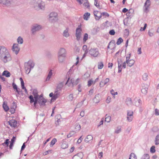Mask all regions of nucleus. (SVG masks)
I'll use <instances>...</instances> for the list:
<instances>
[{
	"instance_id": "f257e3e1",
	"label": "nucleus",
	"mask_w": 159,
	"mask_h": 159,
	"mask_svg": "<svg viewBox=\"0 0 159 159\" xmlns=\"http://www.w3.org/2000/svg\"><path fill=\"white\" fill-rule=\"evenodd\" d=\"M0 59L5 63L11 61L12 60L10 52L4 46H0Z\"/></svg>"
},
{
	"instance_id": "f03ea898",
	"label": "nucleus",
	"mask_w": 159,
	"mask_h": 159,
	"mask_svg": "<svg viewBox=\"0 0 159 159\" xmlns=\"http://www.w3.org/2000/svg\"><path fill=\"white\" fill-rule=\"evenodd\" d=\"M32 2L36 9L39 8L41 10L44 9L45 3L42 0H33Z\"/></svg>"
},
{
	"instance_id": "7ed1b4c3",
	"label": "nucleus",
	"mask_w": 159,
	"mask_h": 159,
	"mask_svg": "<svg viewBox=\"0 0 159 159\" xmlns=\"http://www.w3.org/2000/svg\"><path fill=\"white\" fill-rule=\"evenodd\" d=\"M34 63L32 61L30 60L27 62H25L24 63V68L25 73L27 74H29L31 69L34 67Z\"/></svg>"
},
{
	"instance_id": "20e7f679",
	"label": "nucleus",
	"mask_w": 159,
	"mask_h": 159,
	"mask_svg": "<svg viewBox=\"0 0 159 159\" xmlns=\"http://www.w3.org/2000/svg\"><path fill=\"white\" fill-rule=\"evenodd\" d=\"M63 82H61L60 83L59 85L57 86L54 94L53 97V101L55 100L57 98L60 96L61 91V88L63 86Z\"/></svg>"
},
{
	"instance_id": "39448f33",
	"label": "nucleus",
	"mask_w": 159,
	"mask_h": 159,
	"mask_svg": "<svg viewBox=\"0 0 159 159\" xmlns=\"http://www.w3.org/2000/svg\"><path fill=\"white\" fill-rule=\"evenodd\" d=\"M94 16L96 20H98L101 18L102 16H104L105 17H108L109 14L106 12H103L101 13L100 12L98 11H95L93 12Z\"/></svg>"
},
{
	"instance_id": "423d86ee",
	"label": "nucleus",
	"mask_w": 159,
	"mask_h": 159,
	"mask_svg": "<svg viewBox=\"0 0 159 159\" xmlns=\"http://www.w3.org/2000/svg\"><path fill=\"white\" fill-rule=\"evenodd\" d=\"M89 54L91 56L96 57L98 56L99 53L98 48H91L89 49Z\"/></svg>"
},
{
	"instance_id": "0eeeda50",
	"label": "nucleus",
	"mask_w": 159,
	"mask_h": 159,
	"mask_svg": "<svg viewBox=\"0 0 159 159\" xmlns=\"http://www.w3.org/2000/svg\"><path fill=\"white\" fill-rule=\"evenodd\" d=\"M42 28V26L38 24H34L31 27V32L33 34H34L36 32L39 31Z\"/></svg>"
},
{
	"instance_id": "6e6552de",
	"label": "nucleus",
	"mask_w": 159,
	"mask_h": 159,
	"mask_svg": "<svg viewBox=\"0 0 159 159\" xmlns=\"http://www.w3.org/2000/svg\"><path fill=\"white\" fill-rule=\"evenodd\" d=\"M49 20L52 22H54L57 20L58 15L57 13L52 12L49 15Z\"/></svg>"
},
{
	"instance_id": "1a4fd4ad",
	"label": "nucleus",
	"mask_w": 159,
	"mask_h": 159,
	"mask_svg": "<svg viewBox=\"0 0 159 159\" xmlns=\"http://www.w3.org/2000/svg\"><path fill=\"white\" fill-rule=\"evenodd\" d=\"M150 5L151 2L150 0H146L143 7V10L145 12L147 13L149 11Z\"/></svg>"
},
{
	"instance_id": "9d476101",
	"label": "nucleus",
	"mask_w": 159,
	"mask_h": 159,
	"mask_svg": "<svg viewBox=\"0 0 159 159\" xmlns=\"http://www.w3.org/2000/svg\"><path fill=\"white\" fill-rule=\"evenodd\" d=\"M38 103L40 106H44L45 105V103L47 101L43 98V96L40 95L38 98Z\"/></svg>"
},
{
	"instance_id": "9b49d317",
	"label": "nucleus",
	"mask_w": 159,
	"mask_h": 159,
	"mask_svg": "<svg viewBox=\"0 0 159 159\" xmlns=\"http://www.w3.org/2000/svg\"><path fill=\"white\" fill-rule=\"evenodd\" d=\"M12 50L16 55L19 53L20 50V48L17 43H14L12 48Z\"/></svg>"
},
{
	"instance_id": "f8f14e48",
	"label": "nucleus",
	"mask_w": 159,
	"mask_h": 159,
	"mask_svg": "<svg viewBox=\"0 0 159 159\" xmlns=\"http://www.w3.org/2000/svg\"><path fill=\"white\" fill-rule=\"evenodd\" d=\"M133 112L132 111L128 110L127 111V119L128 121L131 122L132 121L133 118Z\"/></svg>"
},
{
	"instance_id": "ddd939ff",
	"label": "nucleus",
	"mask_w": 159,
	"mask_h": 159,
	"mask_svg": "<svg viewBox=\"0 0 159 159\" xmlns=\"http://www.w3.org/2000/svg\"><path fill=\"white\" fill-rule=\"evenodd\" d=\"M57 56H66V49L63 48H60L58 52Z\"/></svg>"
},
{
	"instance_id": "4468645a",
	"label": "nucleus",
	"mask_w": 159,
	"mask_h": 159,
	"mask_svg": "<svg viewBox=\"0 0 159 159\" xmlns=\"http://www.w3.org/2000/svg\"><path fill=\"white\" fill-rule=\"evenodd\" d=\"M81 30L80 28H78L76 29V37L77 40H79L81 37Z\"/></svg>"
},
{
	"instance_id": "2eb2a0df",
	"label": "nucleus",
	"mask_w": 159,
	"mask_h": 159,
	"mask_svg": "<svg viewBox=\"0 0 159 159\" xmlns=\"http://www.w3.org/2000/svg\"><path fill=\"white\" fill-rule=\"evenodd\" d=\"M29 98L30 100V102L31 103H32L34 102V107H36V104L38 102V100L37 99H34V97L32 95H30L29 97Z\"/></svg>"
},
{
	"instance_id": "dca6fc26",
	"label": "nucleus",
	"mask_w": 159,
	"mask_h": 159,
	"mask_svg": "<svg viewBox=\"0 0 159 159\" xmlns=\"http://www.w3.org/2000/svg\"><path fill=\"white\" fill-rule=\"evenodd\" d=\"M148 86L147 85L144 84L142 86V88L141 89L142 93L145 95L148 92Z\"/></svg>"
},
{
	"instance_id": "f3484780",
	"label": "nucleus",
	"mask_w": 159,
	"mask_h": 159,
	"mask_svg": "<svg viewBox=\"0 0 159 159\" xmlns=\"http://www.w3.org/2000/svg\"><path fill=\"white\" fill-rule=\"evenodd\" d=\"M9 124L11 127H15L17 126V122L15 120H11L9 122Z\"/></svg>"
},
{
	"instance_id": "a211bd4d",
	"label": "nucleus",
	"mask_w": 159,
	"mask_h": 159,
	"mask_svg": "<svg viewBox=\"0 0 159 159\" xmlns=\"http://www.w3.org/2000/svg\"><path fill=\"white\" fill-rule=\"evenodd\" d=\"M134 102L135 105L136 107H139L142 104V101L140 99H138L137 98H134Z\"/></svg>"
},
{
	"instance_id": "6ab92c4d",
	"label": "nucleus",
	"mask_w": 159,
	"mask_h": 159,
	"mask_svg": "<svg viewBox=\"0 0 159 159\" xmlns=\"http://www.w3.org/2000/svg\"><path fill=\"white\" fill-rule=\"evenodd\" d=\"M66 56H57V58L59 62L62 63L65 61Z\"/></svg>"
},
{
	"instance_id": "aec40b11",
	"label": "nucleus",
	"mask_w": 159,
	"mask_h": 159,
	"mask_svg": "<svg viewBox=\"0 0 159 159\" xmlns=\"http://www.w3.org/2000/svg\"><path fill=\"white\" fill-rule=\"evenodd\" d=\"M69 30V29L68 28H66V30H64L63 33V36L66 38L69 37L70 36Z\"/></svg>"
},
{
	"instance_id": "412c9836",
	"label": "nucleus",
	"mask_w": 159,
	"mask_h": 159,
	"mask_svg": "<svg viewBox=\"0 0 159 159\" xmlns=\"http://www.w3.org/2000/svg\"><path fill=\"white\" fill-rule=\"evenodd\" d=\"M83 154L81 153H79L75 155L72 158V159H82Z\"/></svg>"
},
{
	"instance_id": "4be33fe9",
	"label": "nucleus",
	"mask_w": 159,
	"mask_h": 159,
	"mask_svg": "<svg viewBox=\"0 0 159 159\" xmlns=\"http://www.w3.org/2000/svg\"><path fill=\"white\" fill-rule=\"evenodd\" d=\"M126 63L128 66L131 67L134 65L135 61L133 59H130L128 61H126Z\"/></svg>"
},
{
	"instance_id": "5701e85b",
	"label": "nucleus",
	"mask_w": 159,
	"mask_h": 159,
	"mask_svg": "<svg viewBox=\"0 0 159 159\" xmlns=\"http://www.w3.org/2000/svg\"><path fill=\"white\" fill-rule=\"evenodd\" d=\"M0 3L7 6L10 3V2L9 0H0Z\"/></svg>"
},
{
	"instance_id": "b1692460",
	"label": "nucleus",
	"mask_w": 159,
	"mask_h": 159,
	"mask_svg": "<svg viewBox=\"0 0 159 159\" xmlns=\"http://www.w3.org/2000/svg\"><path fill=\"white\" fill-rule=\"evenodd\" d=\"M93 139V136L90 135H88L84 140L85 142L87 143L89 141L92 140Z\"/></svg>"
},
{
	"instance_id": "393cba45",
	"label": "nucleus",
	"mask_w": 159,
	"mask_h": 159,
	"mask_svg": "<svg viewBox=\"0 0 159 159\" xmlns=\"http://www.w3.org/2000/svg\"><path fill=\"white\" fill-rule=\"evenodd\" d=\"M125 102L127 105L128 106L131 105L132 102L131 98H127L126 99Z\"/></svg>"
},
{
	"instance_id": "a878e982",
	"label": "nucleus",
	"mask_w": 159,
	"mask_h": 159,
	"mask_svg": "<svg viewBox=\"0 0 159 159\" xmlns=\"http://www.w3.org/2000/svg\"><path fill=\"white\" fill-rule=\"evenodd\" d=\"M100 100L99 95L98 94L96 95L93 99L94 102L96 103L99 102Z\"/></svg>"
},
{
	"instance_id": "bb28decb",
	"label": "nucleus",
	"mask_w": 159,
	"mask_h": 159,
	"mask_svg": "<svg viewBox=\"0 0 159 159\" xmlns=\"http://www.w3.org/2000/svg\"><path fill=\"white\" fill-rule=\"evenodd\" d=\"M32 94L34 96V99H37L39 98V96L38 95L37 91L36 90H34Z\"/></svg>"
},
{
	"instance_id": "cd10ccee",
	"label": "nucleus",
	"mask_w": 159,
	"mask_h": 159,
	"mask_svg": "<svg viewBox=\"0 0 159 159\" xmlns=\"http://www.w3.org/2000/svg\"><path fill=\"white\" fill-rule=\"evenodd\" d=\"M2 75H4L7 77H9L11 75L10 73L7 70H4L2 73Z\"/></svg>"
},
{
	"instance_id": "c85d7f7f",
	"label": "nucleus",
	"mask_w": 159,
	"mask_h": 159,
	"mask_svg": "<svg viewBox=\"0 0 159 159\" xmlns=\"http://www.w3.org/2000/svg\"><path fill=\"white\" fill-rule=\"evenodd\" d=\"M52 70H50L49 72L48 75L46 79L47 81H49L50 80V79L51 78L52 76Z\"/></svg>"
},
{
	"instance_id": "c756f323",
	"label": "nucleus",
	"mask_w": 159,
	"mask_h": 159,
	"mask_svg": "<svg viewBox=\"0 0 159 159\" xmlns=\"http://www.w3.org/2000/svg\"><path fill=\"white\" fill-rule=\"evenodd\" d=\"M121 131V127L120 126H117L115 131V133L118 134L120 133Z\"/></svg>"
},
{
	"instance_id": "7c9ffc66",
	"label": "nucleus",
	"mask_w": 159,
	"mask_h": 159,
	"mask_svg": "<svg viewBox=\"0 0 159 159\" xmlns=\"http://www.w3.org/2000/svg\"><path fill=\"white\" fill-rule=\"evenodd\" d=\"M2 107L4 110L6 111H7L9 110V108L7 106V104L5 102H4L3 103Z\"/></svg>"
},
{
	"instance_id": "2f4dec72",
	"label": "nucleus",
	"mask_w": 159,
	"mask_h": 159,
	"mask_svg": "<svg viewBox=\"0 0 159 159\" xmlns=\"http://www.w3.org/2000/svg\"><path fill=\"white\" fill-rule=\"evenodd\" d=\"M90 16V13L89 12H86L84 15V20H88Z\"/></svg>"
},
{
	"instance_id": "473e14b6",
	"label": "nucleus",
	"mask_w": 159,
	"mask_h": 159,
	"mask_svg": "<svg viewBox=\"0 0 159 159\" xmlns=\"http://www.w3.org/2000/svg\"><path fill=\"white\" fill-rule=\"evenodd\" d=\"M129 159H137V157L135 153H131L129 155Z\"/></svg>"
},
{
	"instance_id": "72a5a7b5",
	"label": "nucleus",
	"mask_w": 159,
	"mask_h": 159,
	"mask_svg": "<svg viewBox=\"0 0 159 159\" xmlns=\"http://www.w3.org/2000/svg\"><path fill=\"white\" fill-rule=\"evenodd\" d=\"M17 42L19 44H22L23 43V39L21 36L19 37L17 39Z\"/></svg>"
},
{
	"instance_id": "f704fd0d",
	"label": "nucleus",
	"mask_w": 159,
	"mask_h": 159,
	"mask_svg": "<svg viewBox=\"0 0 159 159\" xmlns=\"http://www.w3.org/2000/svg\"><path fill=\"white\" fill-rule=\"evenodd\" d=\"M71 83L73 85H77L78 84L79 82V79H77L74 82V80L73 79H71Z\"/></svg>"
},
{
	"instance_id": "c9c22d12",
	"label": "nucleus",
	"mask_w": 159,
	"mask_h": 159,
	"mask_svg": "<svg viewBox=\"0 0 159 159\" xmlns=\"http://www.w3.org/2000/svg\"><path fill=\"white\" fill-rule=\"evenodd\" d=\"M155 142V145H158L159 144V134H158L156 136Z\"/></svg>"
},
{
	"instance_id": "e433bc0d",
	"label": "nucleus",
	"mask_w": 159,
	"mask_h": 159,
	"mask_svg": "<svg viewBox=\"0 0 159 159\" xmlns=\"http://www.w3.org/2000/svg\"><path fill=\"white\" fill-rule=\"evenodd\" d=\"M76 133L75 131H72L70 132L69 134L67 135V137L68 138H70L73 135H74Z\"/></svg>"
},
{
	"instance_id": "4c0bfd02",
	"label": "nucleus",
	"mask_w": 159,
	"mask_h": 159,
	"mask_svg": "<svg viewBox=\"0 0 159 159\" xmlns=\"http://www.w3.org/2000/svg\"><path fill=\"white\" fill-rule=\"evenodd\" d=\"M14 106L13 108H11L10 109V111L11 114L14 113L16 110V106L15 104V103H14Z\"/></svg>"
},
{
	"instance_id": "58836bf2",
	"label": "nucleus",
	"mask_w": 159,
	"mask_h": 159,
	"mask_svg": "<svg viewBox=\"0 0 159 159\" xmlns=\"http://www.w3.org/2000/svg\"><path fill=\"white\" fill-rule=\"evenodd\" d=\"M57 139L55 138H54L52 139V140L51 141L50 144V146L51 147H52L55 144V143L57 142Z\"/></svg>"
},
{
	"instance_id": "ea45409f",
	"label": "nucleus",
	"mask_w": 159,
	"mask_h": 159,
	"mask_svg": "<svg viewBox=\"0 0 159 159\" xmlns=\"http://www.w3.org/2000/svg\"><path fill=\"white\" fill-rule=\"evenodd\" d=\"M61 148L63 149H66L68 148V145L66 142L63 143L61 145Z\"/></svg>"
},
{
	"instance_id": "a19ab883",
	"label": "nucleus",
	"mask_w": 159,
	"mask_h": 159,
	"mask_svg": "<svg viewBox=\"0 0 159 159\" xmlns=\"http://www.w3.org/2000/svg\"><path fill=\"white\" fill-rule=\"evenodd\" d=\"M94 4L98 9H100L101 8V7L100 6L99 3H98L97 0H94Z\"/></svg>"
},
{
	"instance_id": "79ce46f5",
	"label": "nucleus",
	"mask_w": 159,
	"mask_h": 159,
	"mask_svg": "<svg viewBox=\"0 0 159 159\" xmlns=\"http://www.w3.org/2000/svg\"><path fill=\"white\" fill-rule=\"evenodd\" d=\"M150 157L148 154H144L141 157V159H149Z\"/></svg>"
},
{
	"instance_id": "37998d69",
	"label": "nucleus",
	"mask_w": 159,
	"mask_h": 159,
	"mask_svg": "<svg viewBox=\"0 0 159 159\" xmlns=\"http://www.w3.org/2000/svg\"><path fill=\"white\" fill-rule=\"evenodd\" d=\"M68 100L69 101H72L74 98L73 95V94H70L67 97Z\"/></svg>"
},
{
	"instance_id": "c03bdc74",
	"label": "nucleus",
	"mask_w": 159,
	"mask_h": 159,
	"mask_svg": "<svg viewBox=\"0 0 159 159\" xmlns=\"http://www.w3.org/2000/svg\"><path fill=\"white\" fill-rule=\"evenodd\" d=\"M148 75L146 73H144L143 75V79L145 81H146L148 79Z\"/></svg>"
},
{
	"instance_id": "a18cd8bd",
	"label": "nucleus",
	"mask_w": 159,
	"mask_h": 159,
	"mask_svg": "<svg viewBox=\"0 0 159 159\" xmlns=\"http://www.w3.org/2000/svg\"><path fill=\"white\" fill-rule=\"evenodd\" d=\"M104 66V65L102 62H100L98 63V69H102Z\"/></svg>"
},
{
	"instance_id": "49530a36",
	"label": "nucleus",
	"mask_w": 159,
	"mask_h": 159,
	"mask_svg": "<svg viewBox=\"0 0 159 159\" xmlns=\"http://www.w3.org/2000/svg\"><path fill=\"white\" fill-rule=\"evenodd\" d=\"M111 117L110 116H108L105 118V121L107 123L109 122L111 120Z\"/></svg>"
},
{
	"instance_id": "de8ad7c7",
	"label": "nucleus",
	"mask_w": 159,
	"mask_h": 159,
	"mask_svg": "<svg viewBox=\"0 0 159 159\" xmlns=\"http://www.w3.org/2000/svg\"><path fill=\"white\" fill-rule=\"evenodd\" d=\"M83 5L85 7L88 8H89L90 7L88 1L84 2Z\"/></svg>"
},
{
	"instance_id": "09e8293b",
	"label": "nucleus",
	"mask_w": 159,
	"mask_h": 159,
	"mask_svg": "<svg viewBox=\"0 0 159 159\" xmlns=\"http://www.w3.org/2000/svg\"><path fill=\"white\" fill-rule=\"evenodd\" d=\"M123 41V39L121 38H120L117 40V42H116V44L119 45H120L122 42Z\"/></svg>"
},
{
	"instance_id": "8fccbe9b",
	"label": "nucleus",
	"mask_w": 159,
	"mask_h": 159,
	"mask_svg": "<svg viewBox=\"0 0 159 159\" xmlns=\"http://www.w3.org/2000/svg\"><path fill=\"white\" fill-rule=\"evenodd\" d=\"M88 39V34L87 33L84 34L83 38V41L85 42Z\"/></svg>"
},
{
	"instance_id": "3c124183",
	"label": "nucleus",
	"mask_w": 159,
	"mask_h": 159,
	"mask_svg": "<svg viewBox=\"0 0 159 159\" xmlns=\"http://www.w3.org/2000/svg\"><path fill=\"white\" fill-rule=\"evenodd\" d=\"M155 148V146H152L150 148V152L151 153H154L156 151Z\"/></svg>"
},
{
	"instance_id": "603ef678",
	"label": "nucleus",
	"mask_w": 159,
	"mask_h": 159,
	"mask_svg": "<svg viewBox=\"0 0 159 159\" xmlns=\"http://www.w3.org/2000/svg\"><path fill=\"white\" fill-rule=\"evenodd\" d=\"M118 64V67H121L122 66V62L121 61V60H118L117 61Z\"/></svg>"
},
{
	"instance_id": "864d4df0",
	"label": "nucleus",
	"mask_w": 159,
	"mask_h": 159,
	"mask_svg": "<svg viewBox=\"0 0 159 159\" xmlns=\"http://www.w3.org/2000/svg\"><path fill=\"white\" fill-rule=\"evenodd\" d=\"M84 101L81 102H79L76 105V108H80V107L83 104Z\"/></svg>"
},
{
	"instance_id": "5fc2aeb1",
	"label": "nucleus",
	"mask_w": 159,
	"mask_h": 159,
	"mask_svg": "<svg viewBox=\"0 0 159 159\" xmlns=\"http://www.w3.org/2000/svg\"><path fill=\"white\" fill-rule=\"evenodd\" d=\"M109 81V79L108 78H106L104 80V84L102 85V86H104Z\"/></svg>"
},
{
	"instance_id": "6e6d98bb",
	"label": "nucleus",
	"mask_w": 159,
	"mask_h": 159,
	"mask_svg": "<svg viewBox=\"0 0 159 159\" xmlns=\"http://www.w3.org/2000/svg\"><path fill=\"white\" fill-rule=\"evenodd\" d=\"M147 26V24H146V23L144 24V27L143 28L141 27L140 30V31H144L145 30V29H146Z\"/></svg>"
},
{
	"instance_id": "4d7b16f0",
	"label": "nucleus",
	"mask_w": 159,
	"mask_h": 159,
	"mask_svg": "<svg viewBox=\"0 0 159 159\" xmlns=\"http://www.w3.org/2000/svg\"><path fill=\"white\" fill-rule=\"evenodd\" d=\"M9 141L8 139H7L5 141V142L4 143H3L2 144L4 146V144H6L7 145V146L8 145L9 143Z\"/></svg>"
},
{
	"instance_id": "13d9d810",
	"label": "nucleus",
	"mask_w": 159,
	"mask_h": 159,
	"mask_svg": "<svg viewBox=\"0 0 159 159\" xmlns=\"http://www.w3.org/2000/svg\"><path fill=\"white\" fill-rule=\"evenodd\" d=\"M81 126L80 125L77 124L75 126V129L77 130H79L80 129Z\"/></svg>"
},
{
	"instance_id": "bf43d9fd",
	"label": "nucleus",
	"mask_w": 159,
	"mask_h": 159,
	"mask_svg": "<svg viewBox=\"0 0 159 159\" xmlns=\"http://www.w3.org/2000/svg\"><path fill=\"white\" fill-rule=\"evenodd\" d=\"M109 33L111 35H114L115 34V32L114 30H112L110 31Z\"/></svg>"
},
{
	"instance_id": "052dcab7",
	"label": "nucleus",
	"mask_w": 159,
	"mask_h": 159,
	"mask_svg": "<svg viewBox=\"0 0 159 159\" xmlns=\"http://www.w3.org/2000/svg\"><path fill=\"white\" fill-rule=\"evenodd\" d=\"M148 34L149 36L151 37L153 36L154 34L153 32H151L150 30H149L148 32Z\"/></svg>"
},
{
	"instance_id": "680f3d73",
	"label": "nucleus",
	"mask_w": 159,
	"mask_h": 159,
	"mask_svg": "<svg viewBox=\"0 0 159 159\" xmlns=\"http://www.w3.org/2000/svg\"><path fill=\"white\" fill-rule=\"evenodd\" d=\"M155 114L157 116L159 115V110L157 108L155 109Z\"/></svg>"
},
{
	"instance_id": "e2e57ef3",
	"label": "nucleus",
	"mask_w": 159,
	"mask_h": 159,
	"mask_svg": "<svg viewBox=\"0 0 159 159\" xmlns=\"http://www.w3.org/2000/svg\"><path fill=\"white\" fill-rule=\"evenodd\" d=\"M83 139V138H82V136H80V137L78 140L77 142L79 143H80L82 142Z\"/></svg>"
},
{
	"instance_id": "0e129e2a",
	"label": "nucleus",
	"mask_w": 159,
	"mask_h": 159,
	"mask_svg": "<svg viewBox=\"0 0 159 159\" xmlns=\"http://www.w3.org/2000/svg\"><path fill=\"white\" fill-rule=\"evenodd\" d=\"M21 84L22 88L23 89H25V87L24 86V83L23 80H22V81L21 82Z\"/></svg>"
},
{
	"instance_id": "69168bd1",
	"label": "nucleus",
	"mask_w": 159,
	"mask_h": 159,
	"mask_svg": "<svg viewBox=\"0 0 159 159\" xmlns=\"http://www.w3.org/2000/svg\"><path fill=\"white\" fill-rule=\"evenodd\" d=\"M93 81L92 80H89L88 81V85L89 86H90L93 83Z\"/></svg>"
},
{
	"instance_id": "338daca9",
	"label": "nucleus",
	"mask_w": 159,
	"mask_h": 159,
	"mask_svg": "<svg viewBox=\"0 0 159 159\" xmlns=\"http://www.w3.org/2000/svg\"><path fill=\"white\" fill-rule=\"evenodd\" d=\"M52 150H48L44 152V155H46L52 152Z\"/></svg>"
},
{
	"instance_id": "774afa93",
	"label": "nucleus",
	"mask_w": 159,
	"mask_h": 159,
	"mask_svg": "<svg viewBox=\"0 0 159 159\" xmlns=\"http://www.w3.org/2000/svg\"><path fill=\"white\" fill-rule=\"evenodd\" d=\"M98 156L100 158L102 157L103 156V152H99L98 154Z\"/></svg>"
}]
</instances>
